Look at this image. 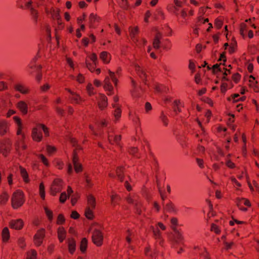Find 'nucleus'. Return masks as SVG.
<instances>
[{"label": "nucleus", "mask_w": 259, "mask_h": 259, "mask_svg": "<svg viewBox=\"0 0 259 259\" xmlns=\"http://www.w3.org/2000/svg\"><path fill=\"white\" fill-rule=\"evenodd\" d=\"M85 64L87 67L88 68V69L91 71L94 72L95 70V68L96 67L97 65L94 64V63H90L89 61L87 59L85 61Z\"/></svg>", "instance_id": "obj_40"}, {"label": "nucleus", "mask_w": 259, "mask_h": 259, "mask_svg": "<svg viewBox=\"0 0 259 259\" xmlns=\"http://www.w3.org/2000/svg\"><path fill=\"white\" fill-rule=\"evenodd\" d=\"M231 180L234 184V187L239 188L241 186V184L237 181L236 178H231Z\"/></svg>", "instance_id": "obj_60"}, {"label": "nucleus", "mask_w": 259, "mask_h": 259, "mask_svg": "<svg viewBox=\"0 0 259 259\" xmlns=\"http://www.w3.org/2000/svg\"><path fill=\"white\" fill-rule=\"evenodd\" d=\"M67 242L69 252L72 254L76 249V242L73 238H69Z\"/></svg>", "instance_id": "obj_22"}, {"label": "nucleus", "mask_w": 259, "mask_h": 259, "mask_svg": "<svg viewBox=\"0 0 259 259\" xmlns=\"http://www.w3.org/2000/svg\"><path fill=\"white\" fill-rule=\"evenodd\" d=\"M37 253L34 250H31L27 253L26 259H36Z\"/></svg>", "instance_id": "obj_47"}, {"label": "nucleus", "mask_w": 259, "mask_h": 259, "mask_svg": "<svg viewBox=\"0 0 259 259\" xmlns=\"http://www.w3.org/2000/svg\"><path fill=\"white\" fill-rule=\"evenodd\" d=\"M30 15L31 19L34 23H37L38 21L39 16L38 11L33 8L30 9Z\"/></svg>", "instance_id": "obj_29"}, {"label": "nucleus", "mask_w": 259, "mask_h": 259, "mask_svg": "<svg viewBox=\"0 0 259 259\" xmlns=\"http://www.w3.org/2000/svg\"><path fill=\"white\" fill-rule=\"evenodd\" d=\"M223 24V20L220 18H217L214 22V26L220 29Z\"/></svg>", "instance_id": "obj_51"}, {"label": "nucleus", "mask_w": 259, "mask_h": 259, "mask_svg": "<svg viewBox=\"0 0 259 259\" xmlns=\"http://www.w3.org/2000/svg\"><path fill=\"white\" fill-rule=\"evenodd\" d=\"M89 20L91 24V27H94V25L95 22L98 21V17H97V15L92 13L90 15Z\"/></svg>", "instance_id": "obj_43"}, {"label": "nucleus", "mask_w": 259, "mask_h": 259, "mask_svg": "<svg viewBox=\"0 0 259 259\" xmlns=\"http://www.w3.org/2000/svg\"><path fill=\"white\" fill-rule=\"evenodd\" d=\"M230 139L228 140L227 141V142L226 144H225L224 147H225V150H222L221 149L219 150V153L220 155L222 156H224L225 153L229 150L230 146H229V143L230 142Z\"/></svg>", "instance_id": "obj_41"}, {"label": "nucleus", "mask_w": 259, "mask_h": 259, "mask_svg": "<svg viewBox=\"0 0 259 259\" xmlns=\"http://www.w3.org/2000/svg\"><path fill=\"white\" fill-rule=\"evenodd\" d=\"M63 181L59 178L55 179L50 187L51 194L55 196L61 191L63 187Z\"/></svg>", "instance_id": "obj_7"}, {"label": "nucleus", "mask_w": 259, "mask_h": 259, "mask_svg": "<svg viewBox=\"0 0 259 259\" xmlns=\"http://www.w3.org/2000/svg\"><path fill=\"white\" fill-rule=\"evenodd\" d=\"M130 117L135 122L138 123L139 122V118L137 115L133 114L132 112L130 113Z\"/></svg>", "instance_id": "obj_57"}, {"label": "nucleus", "mask_w": 259, "mask_h": 259, "mask_svg": "<svg viewBox=\"0 0 259 259\" xmlns=\"http://www.w3.org/2000/svg\"><path fill=\"white\" fill-rule=\"evenodd\" d=\"M76 150H74L72 162L74 165V169L76 172H79L82 170V166L78 162V158L77 156Z\"/></svg>", "instance_id": "obj_13"}, {"label": "nucleus", "mask_w": 259, "mask_h": 259, "mask_svg": "<svg viewBox=\"0 0 259 259\" xmlns=\"http://www.w3.org/2000/svg\"><path fill=\"white\" fill-rule=\"evenodd\" d=\"M2 236L3 242H6L8 241L10 238V233L7 227H5L3 229L2 233Z\"/></svg>", "instance_id": "obj_34"}, {"label": "nucleus", "mask_w": 259, "mask_h": 259, "mask_svg": "<svg viewBox=\"0 0 259 259\" xmlns=\"http://www.w3.org/2000/svg\"><path fill=\"white\" fill-rule=\"evenodd\" d=\"M134 67L137 75L142 80L145 81L147 78V74L144 69L137 64H134Z\"/></svg>", "instance_id": "obj_15"}, {"label": "nucleus", "mask_w": 259, "mask_h": 259, "mask_svg": "<svg viewBox=\"0 0 259 259\" xmlns=\"http://www.w3.org/2000/svg\"><path fill=\"white\" fill-rule=\"evenodd\" d=\"M126 201L129 204H132L134 206L136 213L141 214L144 207L142 205L141 201L139 200V196L134 193H130L126 197Z\"/></svg>", "instance_id": "obj_3"}, {"label": "nucleus", "mask_w": 259, "mask_h": 259, "mask_svg": "<svg viewBox=\"0 0 259 259\" xmlns=\"http://www.w3.org/2000/svg\"><path fill=\"white\" fill-rule=\"evenodd\" d=\"M10 227L16 230H20L22 228L23 222L21 219L13 220L10 223Z\"/></svg>", "instance_id": "obj_17"}, {"label": "nucleus", "mask_w": 259, "mask_h": 259, "mask_svg": "<svg viewBox=\"0 0 259 259\" xmlns=\"http://www.w3.org/2000/svg\"><path fill=\"white\" fill-rule=\"evenodd\" d=\"M224 244L225 245V248L227 250L231 249L234 245V243L233 242H228L226 241H224Z\"/></svg>", "instance_id": "obj_61"}, {"label": "nucleus", "mask_w": 259, "mask_h": 259, "mask_svg": "<svg viewBox=\"0 0 259 259\" xmlns=\"http://www.w3.org/2000/svg\"><path fill=\"white\" fill-rule=\"evenodd\" d=\"M100 58L106 64L109 63L111 59L110 54L106 51H103L100 53Z\"/></svg>", "instance_id": "obj_26"}, {"label": "nucleus", "mask_w": 259, "mask_h": 259, "mask_svg": "<svg viewBox=\"0 0 259 259\" xmlns=\"http://www.w3.org/2000/svg\"><path fill=\"white\" fill-rule=\"evenodd\" d=\"M44 210L45 211V213L48 217L49 221L52 222L53 219V211L48 208L47 207H44Z\"/></svg>", "instance_id": "obj_44"}, {"label": "nucleus", "mask_w": 259, "mask_h": 259, "mask_svg": "<svg viewBox=\"0 0 259 259\" xmlns=\"http://www.w3.org/2000/svg\"><path fill=\"white\" fill-rule=\"evenodd\" d=\"M194 249L196 253H198L203 259H210L209 254L205 247L197 246Z\"/></svg>", "instance_id": "obj_12"}, {"label": "nucleus", "mask_w": 259, "mask_h": 259, "mask_svg": "<svg viewBox=\"0 0 259 259\" xmlns=\"http://www.w3.org/2000/svg\"><path fill=\"white\" fill-rule=\"evenodd\" d=\"M88 245V240L85 238H83L80 244V250L82 252H84L86 250Z\"/></svg>", "instance_id": "obj_36"}, {"label": "nucleus", "mask_w": 259, "mask_h": 259, "mask_svg": "<svg viewBox=\"0 0 259 259\" xmlns=\"http://www.w3.org/2000/svg\"><path fill=\"white\" fill-rule=\"evenodd\" d=\"M119 200V197L115 194H112L111 196V204L113 206H115L116 204H118V202Z\"/></svg>", "instance_id": "obj_39"}, {"label": "nucleus", "mask_w": 259, "mask_h": 259, "mask_svg": "<svg viewBox=\"0 0 259 259\" xmlns=\"http://www.w3.org/2000/svg\"><path fill=\"white\" fill-rule=\"evenodd\" d=\"M51 88V86L48 83H46L40 87V90L42 92H47Z\"/></svg>", "instance_id": "obj_58"}, {"label": "nucleus", "mask_w": 259, "mask_h": 259, "mask_svg": "<svg viewBox=\"0 0 259 259\" xmlns=\"http://www.w3.org/2000/svg\"><path fill=\"white\" fill-rule=\"evenodd\" d=\"M160 117L163 124L165 126H167L168 125V119L166 116L164 114L163 112L161 113Z\"/></svg>", "instance_id": "obj_53"}, {"label": "nucleus", "mask_w": 259, "mask_h": 259, "mask_svg": "<svg viewBox=\"0 0 259 259\" xmlns=\"http://www.w3.org/2000/svg\"><path fill=\"white\" fill-rule=\"evenodd\" d=\"M181 102L180 101L176 100L174 102V111L177 113L181 111L180 109Z\"/></svg>", "instance_id": "obj_49"}, {"label": "nucleus", "mask_w": 259, "mask_h": 259, "mask_svg": "<svg viewBox=\"0 0 259 259\" xmlns=\"http://www.w3.org/2000/svg\"><path fill=\"white\" fill-rule=\"evenodd\" d=\"M47 150L48 152L50 154H51L53 153L56 151V148L54 147H52L51 146L48 145V146H47Z\"/></svg>", "instance_id": "obj_63"}, {"label": "nucleus", "mask_w": 259, "mask_h": 259, "mask_svg": "<svg viewBox=\"0 0 259 259\" xmlns=\"http://www.w3.org/2000/svg\"><path fill=\"white\" fill-rule=\"evenodd\" d=\"M163 209L164 211L171 213H176L177 212V209H176L175 205L170 201L168 202L165 205H163Z\"/></svg>", "instance_id": "obj_18"}, {"label": "nucleus", "mask_w": 259, "mask_h": 259, "mask_svg": "<svg viewBox=\"0 0 259 259\" xmlns=\"http://www.w3.org/2000/svg\"><path fill=\"white\" fill-rule=\"evenodd\" d=\"M87 90L88 93V94L90 96H92L94 94V88L92 84L89 83L88 84L87 87Z\"/></svg>", "instance_id": "obj_54"}, {"label": "nucleus", "mask_w": 259, "mask_h": 259, "mask_svg": "<svg viewBox=\"0 0 259 259\" xmlns=\"http://www.w3.org/2000/svg\"><path fill=\"white\" fill-rule=\"evenodd\" d=\"M24 196L22 191L17 190L15 192L12 197V206L13 208L17 209L24 203Z\"/></svg>", "instance_id": "obj_4"}, {"label": "nucleus", "mask_w": 259, "mask_h": 259, "mask_svg": "<svg viewBox=\"0 0 259 259\" xmlns=\"http://www.w3.org/2000/svg\"><path fill=\"white\" fill-rule=\"evenodd\" d=\"M20 172V175L24 181V182L26 183H28L29 182V179L28 177V174L25 168H23L22 166H19Z\"/></svg>", "instance_id": "obj_25"}, {"label": "nucleus", "mask_w": 259, "mask_h": 259, "mask_svg": "<svg viewBox=\"0 0 259 259\" xmlns=\"http://www.w3.org/2000/svg\"><path fill=\"white\" fill-rule=\"evenodd\" d=\"M17 107L22 113L23 114H26L28 112V106L26 102L20 101L17 104Z\"/></svg>", "instance_id": "obj_20"}, {"label": "nucleus", "mask_w": 259, "mask_h": 259, "mask_svg": "<svg viewBox=\"0 0 259 259\" xmlns=\"http://www.w3.org/2000/svg\"><path fill=\"white\" fill-rule=\"evenodd\" d=\"M84 178L86 183V186L88 187H91L93 185L91 179L86 174L84 175Z\"/></svg>", "instance_id": "obj_56"}, {"label": "nucleus", "mask_w": 259, "mask_h": 259, "mask_svg": "<svg viewBox=\"0 0 259 259\" xmlns=\"http://www.w3.org/2000/svg\"><path fill=\"white\" fill-rule=\"evenodd\" d=\"M212 69L213 72L214 73L218 72L223 73L222 80L223 81L228 80L227 78V75L230 73V69L225 67L224 64H222L221 63L220 64H216L212 66Z\"/></svg>", "instance_id": "obj_6"}, {"label": "nucleus", "mask_w": 259, "mask_h": 259, "mask_svg": "<svg viewBox=\"0 0 259 259\" xmlns=\"http://www.w3.org/2000/svg\"><path fill=\"white\" fill-rule=\"evenodd\" d=\"M137 151H138V149L136 147H132L129 150V152L131 154L134 155L135 156L138 157V155L136 154V153H137Z\"/></svg>", "instance_id": "obj_62"}, {"label": "nucleus", "mask_w": 259, "mask_h": 259, "mask_svg": "<svg viewBox=\"0 0 259 259\" xmlns=\"http://www.w3.org/2000/svg\"><path fill=\"white\" fill-rule=\"evenodd\" d=\"M159 228L162 230H164L165 229V227L162 223H158L157 225L155 227L153 226L150 227V229L152 231L153 237L155 239H156L157 241L161 245L163 242V239L161 233L159 231Z\"/></svg>", "instance_id": "obj_5"}, {"label": "nucleus", "mask_w": 259, "mask_h": 259, "mask_svg": "<svg viewBox=\"0 0 259 259\" xmlns=\"http://www.w3.org/2000/svg\"><path fill=\"white\" fill-rule=\"evenodd\" d=\"M58 238L60 242H62L65 239L66 236V231L62 227H59L58 229Z\"/></svg>", "instance_id": "obj_24"}, {"label": "nucleus", "mask_w": 259, "mask_h": 259, "mask_svg": "<svg viewBox=\"0 0 259 259\" xmlns=\"http://www.w3.org/2000/svg\"><path fill=\"white\" fill-rule=\"evenodd\" d=\"M42 131L45 136L48 137L50 136L49 128L43 124H37L32 130V138L36 142H40L42 139Z\"/></svg>", "instance_id": "obj_2"}, {"label": "nucleus", "mask_w": 259, "mask_h": 259, "mask_svg": "<svg viewBox=\"0 0 259 259\" xmlns=\"http://www.w3.org/2000/svg\"><path fill=\"white\" fill-rule=\"evenodd\" d=\"M9 199V195L6 192H4L0 196V204L4 205L6 203Z\"/></svg>", "instance_id": "obj_37"}, {"label": "nucleus", "mask_w": 259, "mask_h": 259, "mask_svg": "<svg viewBox=\"0 0 259 259\" xmlns=\"http://www.w3.org/2000/svg\"><path fill=\"white\" fill-rule=\"evenodd\" d=\"M39 158L43 162V163L47 166H48L49 165V162L47 160V159L45 157V156L42 154H40L39 155Z\"/></svg>", "instance_id": "obj_59"}, {"label": "nucleus", "mask_w": 259, "mask_h": 259, "mask_svg": "<svg viewBox=\"0 0 259 259\" xmlns=\"http://www.w3.org/2000/svg\"><path fill=\"white\" fill-rule=\"evenodd\" d=\"M10 150L9 145L1 144H0V151L5 156H6Z\"/></svg>", "instance_id": "obj_32"}, {"label": "nucleus", "mask_w": 259, "mask_h": 259, "mask_svg": "<svg viewBox=\"0 0 259 259\" xmlns=\"http://www.w3.org/2000/svg\"><path fill=\"white\" fill-rule=\"evenodd\" d=\"M70 99L71 100V102L75 104H80L81 102L83 101L82 99L81 98V97L75 93H72L71 97H70Z\"/></svg>", "instance_id": "obj_31"}, {"label": "nucleus", "mask_w": 259, "mask_h": 259, "mask_svg": "<svg viewBox=\"0 0 259 259\" xmlns=\"http://www.w3.org/2000/svg\"><path fill=\"white\" fill-rule=\"evenodd\" d=\"M108 139L110 144L118 145L120 140V136L114 135L112 130L110 129L108 131Z\"/></svg>", "instance_id": "obj_10"}, {"label": "nucleus", "mask_w": 259, "mask_h": 259, "mask_svg": "<svg viewBox=\"0 0 259 259\" xmlns=\"http://www.w3.org/2000/svg\"><path fill=\"white\" fill-rule=\"evenodd\" d=\"M39 195L40 196V197L42 199H45V186H44V184H43V183H41L39 185Z\"/></svg>", "instance_id": "obj_42"}, {"label": "nucleus", "mask_w": 259, "mask_h": 259, "mask_svg": "<svg viewBox=\"0 0 259 259\" xmlns=\"http://www.w3.org/2000/svg\"><path fill=\"white\" fill-rule=\"evenodd\" d=\"M240 77H241V75L240 74H239L238 73H236V74H234L233 76H232V79L235 82H237L240 79Z\"/></svg>", "instance_id": "obj_64"}, {"label": "nucleus", "mask_w": 259, "mask_h": 259, "mask_svg": "<svg viewBox=\"0 0 259 259\" xmlns=\"http://www.w3.org/2000/svg\"><path fill=\"white\" fill-rule=\"evenodd\" d=\"M45 236V230L44 229L38 230L34 236V243L37 246H39L42 243Z\"/></svg>", "instance_id": "obj_9"}, {"label": "nucleus", "mask_w": 259, "mask_h": 259, "mask_svg": "<svg viewBox=\"0 0 259 259\" xmlns=\"http://www.w3.org/2000/svg\"><path fill=\"white\" fill-rule=\"evenodd\" d=\"M130 35L132 39L135 43L138 42V39L136 37V35L138 33L139 29L138 27L130 28Z\"/></svg>", "instance_id": "obj_23"}, {"label": "nucleus", "mask_w": 259, "mask_h": 259, "mask_svg": "<svg viewBox=\"0 0 259 259\" xmlns=\"http://www.w3.org/2000/svg\"><path fill=\"white\" fill-rule=\"evenodd\" d=\"M59 10L53 9L52 12V15L53 19L56 20L57 23H60L61 17L59 14Z\"/></svg>", "instance_id": "obj_35"}, {"label": "nucleus", "mask_w": 259, "mask_h": 259, "mask_svg": "<svg viewBox=\"0 0 259 259\" xmlns=\"http://www.w3.org/2000/svg\"><path fill=\"white\" fill-rule=\"evenodd\" d=\"M88 207L94 209L96 206V199L92 195H89L87 197Z\"/></svg>", "instance_id": "obj_28"}, {"label": "nucleus", "mask_w": 259, "mask_h": 259, "mask_svg": "<svg viewBox=\"0 0 259 259\" xmlns=\"http://www.w3.org/2000/svg\"><path fill=\"white\" fill-rule=\"evenodd\" d=\"M123 168L122 167H119L116 169L117 176L120 181H122L123 179Z\"/></svg>", "instance_id": "obj_45"}, {"label": "nucleus", "mask_w": 259, "mask_h": 259, "mask_svg": "<svg viewBox=\"0 0 259 259\" xmlns=\"http://www.w3.org/2000/svg\"><path fill=\"white\" fill-rule=\"evenodd\" d=\"M230 156V154H228L227 155V161H226V165L228 167L230 168H234L235 167V164L233 163L230 160L228 159V158Z\"/></svg>", "instance_id": "obj_55"}, {"label": "nucleus", "mask_w": 259, "mask_h": 259, "mask_svg": "<svg viewBox=\"0 0 259 259\" xmlns=\"http://www.w3.org/2000/svg\"><path fill=\"white\" fill-rule=\"evenodd\" d=\"M161 37V36L160 34L157 33L156 35V36H155V38L153 40V48L156 50H157V49H159V48H160V39Z\"/></svg>", "instance_id": "obj_30"}, {"label": "nucleus", "mask_w": 259, "mask_h": 259, "mask_svg": "<svg viewBox=\"0 0 259 259\" xmlns=\"http://www.w3.org/2000/svg\"><path fill=\"white\" fill-rule=\"evenodd\" d=\"M88 58L90 59L91 61H92L93 63L95 65H98V61L97 59V56L95 53H92L90 56H88Z\"/></svg>", "instance_id": "obj_48"}, {"label": "nucleus", "mask_w": 259, "mask_h": 259, "mask_svg": "<svg viewBox=\"0 0 259 259\" xmlns=\"http://www.w3.org/2000/svg\"><path fill=\"white\" fill-rule=\"evenodd\" d=\"M174 233L173 234V242L177 245H181L183 243V237L181 232L176 230L174 229Z\"/></svg>", "instance_id": "obj_14"}, {"label": "nucleus", "mask_w": 259, "mask_h": 259, "mask_svg": "<svg viewBox=\"0 0 259 259\" xmlns=\"http://www.w3.org/2000/svg\"><path fill=\"white\" fill-rule=\"evenodd\" d=\"M69 197V196L65 192H62L60 196L59 200L61 203H64L66 199Z\"/></svg>", "instance_id": "obj_50"}, {"label": "nucleus", "mask_w": 259, "mask_h": 259, "mask_svg": "<svg viewBox=\"0 0 259 259\" xmlns=\"http://www.w3.org/2000/svg\"><path fill=\"white\" fill-rule=\"evenodd\" d=\"M242 99L243 98L240 97L239 94H234L228 98V100L233 103H237L240 101H242Z\"/></svg>", "instance_id": "obj_33"}, {"label": "nucleus", "mask_w": 259, "mask_h": 259, "mask_svg": "<svg viewBox=\"0 0 259 259\" xmlns=\"http://www.w3.org/2000/svg\"><path fill=\"white\" fill-rule=\"evenodd\" d=\"M210 230L214 232L216 234H219L221 231V228L218 225L212 223L211 225Z\"/></svg>", "instance_id": "obj_38"}, {"label": "nucleus", "mask_w": 259, "mask_h": 259, "mask_svg": "<svg viewBox=\"0 0 259 259\" xmlns=\"http://www.w3.org/2000/svg\"><path fill=\"white\" fill-rule=\"evenodd\" d=\"M93 209L91 208H87L85 211V217L89 219H92L93 218Z\"/></svg>", "instance_id": "obj_46"}, {"label": "nucleus", "mask_w": 259, "mask_h": 259, "mask_svg": "<svg viewBox=\"0 0 259 259\" xmlns=\"http://www.w3.org/2000/svg\"><path fill=\"white\" fill-rule=\"evenodd\" d=\"M112 106L115 109L113 112L114 120L116 122L121 117V110L119 106L117 104H114L112 105Z\"/></svg>", "instance_id": "obj_19"}, {"label": "nucleus", "mask_w": 259, "mask_h": 259, "mask_svg": "<svg viewBox=\"0 0 259 259\" xmlns=\"http://www.w3.org/2000/svg\"><path fill=\"white\" fill-rule=\"evenodd\" d=\"M99 107L100 109L103 110L107 106V98L104 94H99L97 97Z\"/></svg>", "instance_id": "obj_11"}, {"label": "nucleus", "mask_w": 259, "mask_h": 259, "mask_svg": "<svg viewBox=\"0 0 259 259\" xmlns=\"http://www.w3.org/2000/svg\"><path fill=\"white\" fill-rule=\"evenodd\" d=\"M14 89L16 91L19 92L21 94H26L28 93V89L24 84L17 83L14 85Z\"/></svg>", "instance_id": "obj_21"}, {"label": "nucleus", "mask_w": 259, "mask_h": 259, "mask_svg": "<svg viewBox=\"0 0 259 259\" xmlns=\"http://www.w3.org/2000/svg\"><path fill=\"white\" fill-rule=\"evenodd\" d=\"M132 83L133 87L132 91V95L135 97H137L140 94V92L141 90L137 87L136 83L133 79L132 80Z\"/></svg>", "instance_id": "obj_27"}, {"label": "nucleus", "mask_w": 259, "mask_h": 259, "mask_svg": "<svg viewBox=\"0 0 259 259\" xmlns=\"http://www.w3.org/2000/svg\"><path fill=\"white\" fill-rule=\"evenodd\" d=\"M109 75L107 76L104 81V89L107 92L108 95L113 94V87L111 83V80L113 82L114 85L116 87L118 82V77L120 75V70H118L115 73L110 70L108 71Z\"/></svg>", "instance_id": "obj_1"}, {"label": "nucleus", "mask_w": 259, "mask_h": 259, "mask_svg": "<svg viewBox=\"0 0 259 259\" xmlns=\"http://www.w3.org/2000/svg\"><path fill=\"white\" fill-rule=\"evenodd\" d=\"M92 240L94 243L97 246H101L102 244L103 240V236L102 232L98 229H95L93 233Z\"/></svg>", "instance_id": "obj_8"}, {"label": "nucleus", "mask_w": 259, "mask_h": 259, "mask_svg": "<svg viewBox=\"0 0 259 259\" xmlns=\"http://www.w3.org/2000/svg\"><path fill=\"white\" fill-rule=\"evenodd\" d=\"M65 219L62 214H59L57 220V224L58 225L63 224L65 222Z\"/></svg>", "instance_id": "obj_52"}, {"label": "nucleus", "mask_w": 259, "mask_h": 259, "mask_svg": "<svg viewBox=\"0 0 259 259\" xmlns=\"http://www.w3.org/2000/svg\"><path fill=\"white\" fill-rule=\"evenodd\" d=\"M9 130V125L8 122L5 120H0V135H5L7 133Z\"/></svg>", "instance_id": "obj_16"}]
</instances>
